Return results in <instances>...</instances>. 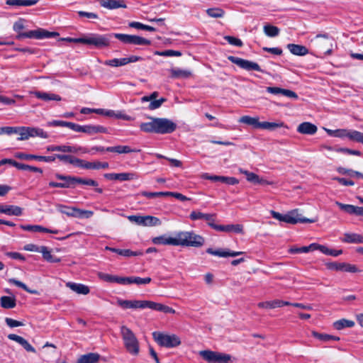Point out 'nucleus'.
Here are the masks:
<instances>
[{
  "instance_id": "1",
  "label": "nucleus",
  "mask_w": 363,
  "mask_h": 363,
  "mask_svg": "<svg viewBox=\"0 0 363 363\" xmlns=\"http://www.w3.org/2000/svg\"><path fill=\"white\" fill-rule=\"evenodd\" d=\"M151 121L142 123L140 125V130L145 133L157 134H169L174 132L177 125L172 120L166 118H150Z\"/></svg>"
},
{
  "instance_id": "2",
  "label": "nucleus",
  "mask_w": 363,
  "mask_h": 363,
  "mask_svg": "<svg viewBox=\"0 0 363 363\" xmlns=\"http://www.w3.org/2000/svg\"><path fill=\"white\" fill-rule=\"evenodd\" d=\"M108 35H100L97 33H91L87 36L82 38H65L62 40L74 43H82L89 45H92L96 48L101 49L108 47Z\"/></svg>"
},
{
  "instance_id": "3",
  "label": "nucleus",
  "mask_w": 363,
  "mask_h": 363,
  "mask_svg": "<svg viewBox=\"0 0 363 363\" xmlns=\"http://www.w3.org/2000/svg\"><path fill=\"white\" fill-rule=\"evenodd\" d=\"M177 246L201 247L204 244V238L195 234L193 231H181L176 234Z\"/></svg>"
},
{
  "instance_id": "4",
  "label": "nucleus",
  "mask_w": 363,
  "mask_h": 363,
  "mask_svg": "<svg viewBox=\"0 0 363 363\" xmlns=\"http://www.w3.org/2000/svg\"><path fill=\"white\" fill-rule=\"evenodd\" d=\"M121 335L127 351L133 355L139 353V342L133 332L127 326L121 327Z\"/></svg>"
},
{
  "instance_id": "5",
  "label": "nucleus",
  "mask_w": 363,
  "mask_h": 363,
  "mask_svg": "<svg viewBox=\"0 0 363 363\" xmlns=\"http://www.w3.org/2000/svg\"><path fill=\"white\" fill-rule=\"evenodd\" d=\"M106 35H110L108 38V47L111 45V40L112 38H116L123 44L133 45H150L151 40L143 37L136 35H129L123 33H106Z\"/></svg>"
},
{
  "instance_id": "6",
  "label": "nucleus",
  "mask_w": 363,
  "mask_h": 363,
  "mask_svg": "<svg viewBox=\"0 0 363 363\" xmlns=\"http://www.w3.org/2000/svg\"><path fill=\"white\" fill-rule=\"evenodd\" d=\"M152 336L155 340L162 347L172 348L181 344L179 337L176 335H167L160 332H154Z\"/></svg>"
},
{
  "instance_id": "7",
  "label": "nucleus",
  "mask_w": 363,
  "mask_h": 363,
  "mask_svg": "<svg viewBox=\"0 0 363 363\" xmlns=\"http://www.w3.org/2000/svg\"><path fill=\"white\" fill-rule=\"evenodd\" d=\"M199 355L208 363H229L231 356L211 350H201Z\"/></svg>"
},
{
  "instance_id": "8",
  "label": "nucleus",
  "mask_w": 363,
  "mask_h": 363,
  "mask_svg": "<svg viewBox=\"0 0 363 363\" xmlns=\"http://www.w3.org/2000/svg\"><path fill=\"white\" fill-rule=\"evenodd\" d=\"M315 39L317 40L315 46L319 52L325 55H330L332 53L333 39L328 34H318L315 36Z\"/></svg>"
},
{
  "instance_id": "9",
  "label": "nucleus",
  "mask_w": 363,
  "mask_h": 363,
  "mask_svg": "<svg viewBox=\"0 0 363 363\" xmlns=\"http://www.w3.org/2000/svg\"><path fill=\"white\" fill-rule=\"evenodd\" d=\"M36 136L47 138H48V134L39 128L21 126V132L20 133V137L18 138V140H25L30 137Z\"/></svg>"
},
{
  "instance_id": "10",
  "label": "nucleus",
  "mask_w": 363,
  "mask_h": 363,
  "mask_svg": "<svg viewBox=\"0 0 363 363\" xmlns=\"http://www.w3.org/2000/svg\"><path fill=\"white\" fill-rule=\"evenodd\" d=\"M229 61L239 66L240 68L247 71L255 70L257 72H263L259 65L254 62L247 60L242 59L235 56L230 55L228 57Z\"/></svg>"
},
{
  "instance_id": "11",
  "label": "nucleus",
  "mask_w": 363,
  "mask_h": 363,
  "mask_svg": "<svg viewBox=\"0 0 363 363\" xmlns=\"http://www.w3.org/2000/svg\"><path fill=\"white\" fill-rule=\"evenodd\" d=\"M128 219L130 221L143 226H157L161 224L160 220L152 216H130Z\"/></svg>"
},
{
  "instance_id": "12",
  "label": "nucleus",
  "mask_w": 363,
  "mask_h": 363,
  "mask_svg": "<svg viewBox=\"0 0 363 363\" xmlns=\"http://www.w3.org/2000/svg\"><path fill=\"white\" fill-rule=\"evenodd\" d=\"M57 179L63 181V182H50L49 186L55 188H74L75 177L69 175H63L59 173L55 174Z\"/></svg>"
},
{
  "instance_id": "13",
  "label": "nucleus",
  "mask_w": 363,
  "mask_h": 363,
  "mask_svg": "<svg viewBox=\"0 0 363 363\" xmlns=\"http://www.w3.org/2000/svg\"><path fill=\"white\" fill-rule=\"evenodd\" d=\"M315 220L306 218L302 217L301 215L298 213L297 210H293L289 212L286 214H284L283 222L290 224H296L298 223H314Z\"/></svg>"
},
{
  "instance_id": "14",
  "label": "nucleus",
  "mask_w": 363,
  "mask_h": 363,
  "mask_svg": "<svg viewBox=\"0 0 363 363\" xmlns=\"http://www.w3.org/2000/svg\"><path fill=\"white\" fill-rule=\"evenodd\" d=\"M336 138H348L352 141L360 143L363 144V133L357 130H348L346 129H337L335 130Z\"/></svg>"
},
{
  "instance_id": "15",
  "label": "nucleus",
  "mask_w": 363,
  "mask_h": 363,
  "mask_svg": "<svg viewBox=\"0 0 363 363\" xmlns=\"http://www.w3.org/2000/svg\"><path fill=\"white\" fill-rule=\"evenodd\" d=\"M48 152H63L70 153H77L81 152L82 153H88L90 151L87 148L80 146H69V145H49L46 147Z\"/></svg>"
},
{
  "instance_id": "16",
  "label": "nucleus",
  "mask_w": 363,
  "mask_h": 363,
  "mask_svg": "<svg viewBox=\"0 0 363 363\" xmlns=\"http://www.w3.org/2000/svg\"><path fill=\"white\" fill-rule=\"evenodd\" d=\"M104 177L108 180H119L121 182L130 181L138 178L137 174L133 172L106 173Z\"/></svg>"
},
{
  "instance_id": "17",
  "label": "nucleus",
  "mask_w": 363,
  "mask_h": 363,
  "mask_svg": "<svg viewBox=\"0 0 363 363\" xmlns=\"http://www.w3.org/2000/svg\"><path fill=\"white\" fill-rule=\"evenodd\" d=\"M240 173L245 174L246 177V179L254 184H261V185H269L272 184V182H268L267 180L260 178L259 175L254 172H249L247 170L243 169L242 168L239 169Z\"/></svg>"
},
{
  "instance_id": "18",
  "label": "nucleus",
  "mask_w": 363,
  "mask_h": 363,
  "mask_svg": "<svg viewBox=\"0 0 363 363\" xmlns=\"http://www.w3.org/2000/svg\"><path fill=\"white\" fill-rule=\"evenodd\" d=\"M15 157L20 160H35L40 162H51L55 161V157L51 156H41L31 154H26L23 152H17Z\"/></svg>"
},
{
  "instance_id": "19",
  "label": "nucleus",
  "mask_w": 363,
  "mask_h": 363,
  "mask_svg": "<svg viewBox=\"0 0 363 363\" xmlns=\"http://www.w3.org/2000/svg\"><path fill=\"white\" fill-rule=\"evenodd\" d=\"M335 204L343 211L350 215H355L363 217V207L356 206L350 204H344L336 201Z\"/></svg>"
},
{
  "instance_id": "20",
  "label": "nucleus",
  "mask_w": 363,
  "mask_h": 363,
  "mask_svg": "<svg viewBox=\"0 0 363 363\" xmlns=\"http://www.w3.org/2000/svg\"><path fill=\"white\" fill-rule=\"evenodd\" d=\"M106 250L115 252L119 255H121L125 257H137V256H142L143 255V251L138 250V251H133L129 249H118L115 247H111L106 246L105 247Z\"/></svg>"
},
{
  "instance_id": "21",
  "label": "nucleus",
  "mask_w": 363,
  "mask_h": 363,
  "mask_svg": "<svg viewBox=\"0 0 363 363\" xmlns=\"http://www.w3.org/2000/svg\"><path fill=\"white\" fill-rule=\"evenodd\" d=\"M109 164L107 162H88L84 160H82V163L80 165L81 168L86 169H107L108 168Z\"/></svg>"
},
{
  "instance_id": "22",
  "label": "nucleus",
  "mask_w": 363,
  "mask_h": 363,
  "mask_svg": "<svg viewBox=\"0 0 363 363\" xmlns=\"http://www.w3.org/2000/svg\"><path fill=\"white\" fill-rule=\"evenodd\" d=\"M206 252L218 257H236L238 255L243 254V252H235L230 250H223L222 249L213 250V248H208Z\"/></svg>"
},
{
  "instance_id": "23",
  "label": "nucleus",
  "mask_w": 363,
  "mask_h": 363,
  "mask_svg": "<svg viewBox=\"0 0 363 363\" xmlns=\"http://www.w3.org/2000/svg\"><path fill=\"white\" fill-rule=\"evenodd\" d=\"M101 6L113 10L118 8H126L123 0H99Z\"/></svg>"
},
{
  "instance_id": "24",
  "label": "nucleus",
  "mask_w": 363,
  "mask_h": 363,
  "mask_svg": "<svg viewBox=\"0 0 363 363\" xmlns=\"http://www.w3.org/2000/svg\"><path fill=\"white\" fill-rule=\"evenodd\" d=\"M317 130V126L310 122L301 123L297 127V132L304 135H314Z\"/></svg>"
},
{
  "instance_id": "25",
  "label": "nucleus",
  "mask_w": 363,
  "mask_h": 363,
  "mask_svg": "<svg viewBox=\"0 0 363 363\" xmlns=\"http://www.w3.org/2000/svg\"><path fill=\"white\" fill-rule=\"evenodd\" d=\"M8 338L20 344L27 352H35V349L21 336L16 334H9Z\"/></svg>"
},
{
  "instance_id": "26",
  "label": "nucleus",
  "mask_w": 363,
  "mask_h": 363,
  "mask_svg": "<svg viewBox=\"0 0 363 363\" xmlns=\"http://www.w3.org/2000/svg\"><path fill=\"white\" fill-rule=\"evenodd\" d=\"M52 157H55V160L57 158L65 163H69L78 167H80L82 163V159H79L69 155L55 154L52 155Z\"/></svg>"
},
{
  "instance_id": "27",
  "label": "nucleus",
  "mask_w": 363,
  "mask_h": 363,
  "mask_svg": "<svg viewBox=\"0 0 363 363\" xmlns=\"http://www.w3.org/2000/svg\"><path fill=\"white\" fill-rule=\"evenodd\" d=\"M106 152H116L118 154H128L140 152V150L131 148L128 145H117L106 147Z\"/></svg>"
},
{
  "instance_id": "28",
  "label": "nucleus",
  "mask_w": 363,
  "mask_h": 363,
  "mask_svg": "<svg viewBox=\"0 0 363 363\" xmlns=\"http://www.w3.org/2000/svg\"><path fill=\"white\" fill-rule=\"evenodd\" d=\"M214 217L215 214H208V213H203L200 211H192L190 215L189 218L192 220H201L203 219L207 221L208 225H209V223H214Z\"/></svg>"
},
{
  "instance_id": "29",
  "label": "nucleus",
  "mask_w": 363,
  "mask_h": 363,
  "mask_svg": "<svg viewBox=\"0 0 363 363\" xmlns=\"http://www.w3.org/2000/svg\"><path fill=\"white\" fill-rule=\"evenodd\" d=\"M101 359V355L95 352H89L81 355L76 363H98Z\"/></svg>"
},
{
  "instance_id": "30",
  "label": "nucleus",
  "mask_w": 363,
  "mask_h": 363,
  "mask_svg": "<svg viewBox=\"0 0 363 363\" xmlns=\"http://www.w3.org/2000/svg\"><path fill=\"white\" fill-rule=\"evenodd\" d=\"M155 245H168L177 246V237H167L165 235L153 238L152 240Z\"/></svg>"
},
{
  "instance_id": "31",
  "label": "nucleus",
  "mask_w": 363,
  "mask_h": 363,
  "mask_svg": "<svg viewBox=\"0 0 363 363\" xmlns=\"http://www.w3.org/2000/svg\"><path fill=\"white\" fill-rule=\"evenodd\" d=\"M287 48L293 55L298 56H304L309 52L308 49L301 45L290 43L287 45Z\"/></svg>"
},
{
  "instance_id": "32",
  "label": "nucleus",
  "mask_w": 363,
  "mask_h": 363,
  "mask_svg": "<svg viewBox=\"0 0 363 363\" xmlns=\"http://www.w3.org/2000/svg\"><path fill=\"white\" fill-rule=\"evenodd\" d=\"M152 281L150 277L141 278L139 277H124V284H135L137 285H145L150 284Z\"/></svg>"
},
{
  "instance_id": "33",
  "label": "nucleus",
  "mask_w": 363,
  "mask_h": 363,
  "mask_svg": "<svg viewBox=\"0 0 363 363\" xmlns=\"http://www.w3.org/2000/svg\"><path fill=\"white\" fill-rule=\"evenodd\" d=\"M72 212L67 213L69 217L78 218H89L94 215V212L91 211L80 209L76 208V209L71 210Z\"/></svg>"
},
{
  "instance_id": "34",
  "label": "nucleus",
  "mask_w": 363,
  "mask_h": 363,
  "mask_svg": "<svg viewBox=\"0 0 363 363\" xmlns=\"http://www.w3.org/2000/svg\"><path fill=\"white\" fill-rule=\"evenodd\" d=\"M84 133L90 135L96 133H108V129L100 125H85Z\"/></svg>"
},
{
  "instance_id": "35",
  "label": "nucleus",
  "mask_w": 363,
  "mask_h": 363,
  "mask_svg": "<svg viewBox=\"0 0 363 363\" xmlns=\"http://www.w3.org/2000/svg\"><path fill=\"white\" fill-rule=\"evenodd\" d=\"M34 95L35 97H37L39 99H41L45 101H61L62 98L60 96L52 94V93H48V92H43V91H35L34 93Z\"/></svg>"
},
{
  "instance_id": "36",
  "label": "nucleus",
  "mask_w": 363,
  "mask_h": 363,
  "mask_svg": "<svg viewBox=\"0 0 363 363\" xmlns=\"http://www.w3.org/2000/svg\"><path fill=\"white\" fill-rule=\"evenodd\" d=\"M39 2V0H6V4L11 6H31Z\"/></svg>"
},
{
  "instance_id": "37",
  "label": "nucleus",
  "mask_w": 363,
  "mask_h": 363,
  "mask_svg": "<svg viewBox=\"0 0 363 363\" xmlns=\"http://www.w3.org/2000/svg\"><path fill=\"white\" fill-rule=\"evenodd\" d=\"M0 306L5 309L13 308L16 306V299L14 296H3L0 298Z\"/></svg>"
},
{
  "instance_id": "38",
  "label": "nucleus",
  "mask_w": 363,
  "mask_h": 363,
  "mask_svg": "<svg viewBox=\"0 0 363 363\" xmlns=\"http://www.w3.org/2000/svg\"><path fill=\"white\" fill-rule=\"evenodd\" d=\"M99 277L101 279L110 283H118L120 284H124V277L111 275L106 273H99Z\"/></svg>"
},
{
  "instance_id": "39",
  "label": "nucleus",
  "mask_w": 363,
  "mask_h": 363,
  "mask_svg": "<svg viewBox=\"0 0 363 363\" xmlns=\"http://www.w3.org/2000/svg\"><path fill=\"white\" fill-rule=\"evenodd\" d=\"M3 213L8 216H20L23 214V208L14 205H4Z\"/></svg>"
},
{
  "instance_id": "40",
  "label": "nucleus",
  "mask_w": 363,
  "mask_h": 363,
  "mask_svg": "<svg viewBox=\"0 0 363 363\" xmlns=\"http://www.w3.org/2000/svg\"><path fill=\"white\" fill-rule=\"evenodd\" d=\"M239 122L252 125L254 128L257 129H259L261 127V122L259 121V118L257 117L244 116L240 118Z\"/></svg>"
},
{
  "instance_id": "41",
  "label": "nucleus",
  "mask_w": 363,
  "mask_h": 363,
  "mask_svg": "<svg viewBox=\"0 0 363 363\" xmlns=\"http://www.w3.org/2000/svg\"><path fill=\"white\" fill-rule=\"evenodd\" d=\"M67 286H69L72 291L79 294L86 295L90 291L89 288L82 284L69 282L67 284Z\"/></svg>"
},
{
  "instance_id": "42",
  "label": "nucleus",
  "mask_w": 363,
  "mask_h": 363,
  "mask_svg": "<svg viewBox=\"0 0 363 363\" xmlns=\"http://www.w3.org/2000/svg\"><path fill=\"white\" fill-rule=\"evenodd\" d=\"M342 241L347 243H363V235L357 233H345Z\"/></svg>"
},
{
  "instance_id": "43",
  "label": "nucleus",
  "mask_w": 363,
  "mask_h": 363,
  "mask_svg": "<svg viewBox=\"0 0 363 363\" xmlns=\"http://www.w3.org/2000/svg\"><path fill=\"white\" fill-rule=\"evenodd\" d=\"M354 322L351 320L345 318L338 320L333 323V327L338 330H342L345 328H352L354 325Z\"/></svg>"
},
{
  "instance_id": "44",
  "label": "nucleus",
  "mask_w": 363,
  "mask_h": 363,
  "mask_svg": "<svg viewBox=\"0 0 363 363\" xmlns=\"http://www.w3.org/2000/svg\"><path fill=\"white\" fill-rule=\"evenodd\" d=\"M170 73L172 78H188L191 75L190 71L181 69L179 68L171 69Z\"/></svg>"
},
{
  "instance_id": "45",
  "label": "nucleus",
  "mask_w": 363,
  "mask_h": 363,
  "mask_svg": "<svg viewBox=\"0 0 363 363\" xmlns=\"http://www.w3.org/2000/svg\"><path fill=\"white\" fill-rule=\"evenodd\" d=\"M313 337L323 341V342H329L331 340L339 341L340 337L337 336H334L328 334L319 333L315 331L312 332Z\"/></svg>"
},
{
  "instance_id": "46",
  "label": "nucleus",
  "mask_w": 363,
  "mask_h": 363,
  "mask_svg": "<svg viewBox=\"0 0 363 363\" xmlns=\"http://www.w3.org/2000/svg\"><path fill=\"white\" fill-rule=\"evenodd\" d=\"M281 127L288 128L287 125H286L284 122L275 123V122L264 121V122H261L260 129L274 130L276 128H281Z\"/></svg>"
},
{
  "instance_id": "47",
  "label": "nucleus",
  "mask_w": 363,
  "mask_h": 363,
  "mask_svg": "<svg viewBox=\"0 0 363 363\" xmlns=\"http://www.w3.org/2000/svg\"><path fill=\"white\" fill-rule=\"evenodd\" d=\"M151 309L154 310V311H162L165 313H175V310L173 309L172 308H171L168 306L163 305L160 303L154 302V301H152Z\"/></svg>"
},
{
  "instance_id": "48",
  "label": "nucleus",
  "mask_w": 363,
  "mask_h": 363,
  "mask_svg": "<svg viewBox=\"0 0 363 363\" xmlns=\"http://www.w3.org/2000/svg\"><path fill=\"white\" fill-rule=\"evenodd\" d=\"M263 30L264 34L270 38H274L279 35L280 32V30L278 27L270 24L264 25Z\"/></svg>"
},
{
  "instance_id": "49",
  "label": "nucleus",
  "mask_w": 363,
  "mask_h": 363,
  "mask_svg": "<svg viewBox=\"0 0 363 363\" xmlns=\"http://www.w3.org/2000/svg\"><path fill=\"white\" fill-rule=\"evenodd\" d=\"M56 35H59L56 32H50L42 28L35 30V39L49 38Z\"/></svg>"
},
{
  "instance_id": "50",
  "label": "nucleus",
  "mask_w": 363,
  "mask_h": 363,
  "mask_svg": "<svg viewBox=\"0 0 363 363\" xmlns=\"http://www.w3.org/2000/svg\"><path fill=\"white\" fill-rule=\"evenodd\" d=\"M315 243H312L308 246H303L301 247H292L289 250V252L291 254L298 253H307L310 251H313Z\"/></svg>"
},
{
  "instance_id": "51",
  "label": "nucleus",
  "mask_w": 363,
  "mask_h": 363,
  "mask_svg": "<svg viewBox=\"0 0 363 363\" xmlns=\"http://www.w3.org/2000/svg\"><path fill=\"white\" fill-rule=\"evenodd\" d=\"M206 13L208 16L211 18H222L225 15V11L223 9L216 7V8H210L206 10Z\"/></svg>"
},
{
  "instance_id": "52",
  "label": "nucleus",
  "mask_w": 363,
  "mask_h": 363,
  "mask_svg": "<svg viewBox=\"0 0 363 363\" xmlns=\"http://www.w3.org/2000/svg\"><path fill=\"white\" fill-rule=\"evenodd\" d=\"M152 307V301H138L134 300L132 301V306L131 308H150Z\"/></svg>"
},
{
  "instance_id": "53",
  "label": "nucleus",
  "mask_w": 363,
  "mask_h": 363,
  "mask_svg": "<svg viewBox=\"0 0 363 363\" xmlns=\"http://www.w3.org/2000/svg\"><path fill=\"white\" fill-rule=\"evenodd\" d=\"M104 64L111 67H121L127 65L126 58H114L108 60H106Z\"/></svg>"
},
{
  "instance_id": "54",
  "label": "nucleus",
  "mask_w": 363,
  "mask_h": 363,
  "mask_svg": "<svg viewBox=\"0 0 363 363\" xmlns=\"http://www.w3.org/2000/svg\"><path fill=\"white\" fill-rule=\"evenodd\" d=\"M155 55L162 57H180L182 56V53L178 50H166L163 51H155Z\"/></svg>"
},
{
  "instance_id": "55",
  "label": "nucleus",
  "mask_w": 363,
  "mask_h": 363,
  "mask_svg": "<svg viewBox=\"0 0 363 363\" xmlns=\"http://www.w3.org/2000/svg\"><path fill=\"white\" fill-rule=\"evenodd\" d=\"M9 283L14 284L15 286L23 289L24 291L31 294H38V291L36 290L30 289L24 283L21 281L16 280L15 279H10L9 280Z\"/></svg>"
},
{
  "instance_id": "56",
  "label": "nucleus",
  "mask_w": 363,
  "mask_h": 363,
  "mask_svg": "<svg viewBox=\"0 0 363 363\" xmlns=\"http://www.w3.org/2000/svg\"><path fill=\"white\" fill-rule=\"evenodd\" d=\"M21 132V127L6 126V127L0 128V135H2V134L11 135L13 133H18L20 135Z\"/></svg>"
},
{
  "instance_id": "57",
  "label": "nucleus",
  "mask_w": 363,
  "mask_h": 363,
  "mask_svg": "<svg viewBox=\"0 0 363 363\" xmlns=\"http://www.w3.org/2000/svg\"><path fill=\"white\" fill-rule=\"evenodd\" d=\"M141 195L148 199H154L160 196H169V191L149 192L142 191Z\"/></svg>"
},
{
  "instance_id": "58",
  "label": "nucleus",
  "mask_w": 363,
  "mask_h": 363,
  "mask_svg": "<svg viewBox=\"0 0 363 363\" xmlns=\"http://www.w3.org/2000/svg\"><path fill=\"white\" fill-rule=\"evenodd\" d=\"M77 184L92 186H98V182L94 179L75 177V185Z\"/></svg>"
},
{
  "instance_id": "59",
  "label": "nucleus",
  "mask_w": 363,
  "mask_h": 363,
  "mask_svg": "<svg viewBox=\"0 0 363 363\" xmlns=\"http://www.w3.org/2000/svg\"><path fill=\"white\" fill-rule=\"evenodd\" d=\"M279 299H276L269 301L259 302L257 306L262 308H279Z\"/></svg>"
},
{
  "instance_id": "60",
  "label": "nucleus",
  "mask_w": 363,
  "mask_h": 363,
  "mask_svg": "<svg viewBox=\"0 0 363 363\" xmlns=\"http://www.w3.org/2000/svg\"><path fill=\"white\" fill-rule=\"evenodd\" d=\"M209 226L219 232H231V225H217L214 223H211Z\"/></svg>"
},
{
  "instance_id": "61",
  "label": "nucleus",
  "mask_w": 363,
  "mask_h": 363,
  "mask_svg": "<svg viewBox=\"0 0 363 363\" xmlns=\"http://www.w3.org/2000/svg\"><path fill=\"white\" fill-rule=\"evenodd\" d=\"M224 39L228 41V43L230 45L241 48L243 45L242 40L239 38H235L233 36L225 35Z\"/></svg>"
},
{
  "instance_id": "62",
  "label": "nucleus",
  "mask_w": 363,
  "mask_h": 363,
  "mask_svg": "<svg viewBox=\"0 0 363 363\" xmlns=\"http://www.w3.org/2000/svg\"><path fill=\"white\" fill-rule=\"evenodd\" d=\"M343 264L344 262H327L325 263V266L328 269L335 270V271H342L343 270Z\"/></svg>"
},
{
  "instance_id": "63",
  "label": "nucleus",
  "mask_w": 363,
  "mask_h": 363,
  "mask_svg": "<svg viewBox=\"0 0 363 363\" xmlns=\"http://www.w3.org/2000/svg\"><path fill=\"white\" fill-rule=\"evenodd\" d=\"M166 101H167V99H165V98H161L157 100H153V101H150L148 108L150 110L157 109V108H160L162 106V104L164 102H165Z\"/></svg>"
},
{
  "instance_id": "64",
  "label": "nucleus",
  "mask_w": 363,
  "mask_h": 363,
  "mask_svg": "<svg viewBox=\"0 0 363 363\" xmlns=\"http://www.w3.org/2000/svg\"><path fill=\"white\" fill-rule=\"evenodd\" d=\"M16 38L18 40L23 38H35V30H29L28 32L19 33L16 35Z\"/></svg>"
}]
</instances>
